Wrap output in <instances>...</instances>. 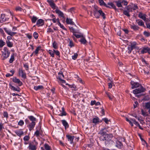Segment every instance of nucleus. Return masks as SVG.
<instances>
[{
    "instance_id": "41",
    "label": "nucleus",
    "mask_w": 150,
    "mask_h": 150,
    "mask_svg": "<svg viewBox=\"0 0 150 150\" xmlns=\"http://www.w3.org/2000/svg\"><path fill=\"white\" fill-rule=\"evenodd\" d=\"M99 121V118H94L93 120V122L95 123H96Z\"/></svg>"
},
{
    "instance_id": "57",
    "label": "nucleus",
    "mask_w": 150,
    "mask_h": 150,
    "mask_svg": "<svg viewBox=\"0 0 150 150\" xmlns=\"http://www.w3.org/2000/svg\"><path fill=\"white\" fill-rule=\"evenodd\" d=\"M70 31L71 32H72L73 33H75V30L74 28L73 27H71L69 28Z\"/></svg>"
},
{
    "instance_id": "50",
    "label": "nucleus",
    "mask_w": 150,
    "mask_h": 150,
    "mask_svg": "<svg viewBox=\"0 0 150 150\" xmlns=\"http://www.w3.org/2000/svg\"><path fill=\"white\" fill-rule=\"evenodd\" d=\"M59 25L60 27L63 30H67V29L64 27L63 25L61 24L60 22H59Z\"/></svg>"
},
{
    "instance_id": "45",
    "label": "nucleus",
    "mask_w": 150,
    "mask_h": 150,
    "mask_svg": "<svg viewBox=\"0 0 150 150\" xmlns=\"http://www.w3.org/2000/svg\"><path fill=\"white\" fill-rule=\"evenodd\" d=\"M24 124V122L22 120H20L18 123V125H20L21 126H22Z\"/></svg>"
},
{
    "instance_id": "46",
    "label": "nucleus",
    "mask_w": 150,
    "mask_h": 150,
    "mask_svg": "<svg viewBox=\"0 0 150 150\" xmlns=\"http://www.w3.org/2000/svg\"><path fill=\"white\" fill-rule=\"evenodd\" d=\"M69 46L71 47H72L74 46L72 40H70L69 39Z\"/></svg>"
},
{
    "instance_id": "29",
    "label": "nucleus",
    "mask_w": 150,
    "mask_h": 150,
    "mask_svg": "<svg viewBox=\"0 0 150 150\" xmlns=\"http://www.w3.org/2000/svg\"><path fill=\"white\" fill-rule=\"evenodd\" d=\"M28 118L32 122H35L36 120V118L32 116H28Z\"/></svg>"
},
{
    "instance_id": "3",
    "label": "nucleus",
    "mask_w": 150,
    "mask_h": 150,
    "mask_svg": "<svg viewBox=\"0 0 150 150\" xmlns=\"http://www.w3.org/2000/svg\"><path fill=\"white\" fill-rule=\"evenodd\" d=\"M145 89L141 86L133 91V92L135 94H137L143 92Z\"/></svg>"
},
{
    "instance_id": "17",
    "label": "nucleus",
    "mask_w": 150,
    "mask_h": 150,
    "mask_svg": "<svg viewBox=\"0 0 150 150\" xmlns=\"http://www.w3.org/2000/svg\"><path fill=\"white\" fill-rule=\"evenodd\" d=\"M66 22L67 24H70L71 25H73L74 24V23L72 21V19H69L68 18L66 19Z\"/></svg>"
},
{
    "instance_id": "63",
    "label": "nucleus",
    "mask_w": 150,
    "mask_h": 150,
    "mask_svg": "<svg viewBox=\"0 0 150 150\" xmlns=\"http://www.w3.org/2000/svg\"><path fill=\"white\" fill-rule=\"evenodd\" d=\"M24 66L26 68V70H28L29 68L28 65L26 64H24Z\"/></svg>"
},
{
    "instance_id": "56",
    "label": "nucleus",
    "mask_w": 150,
    "mask_h": 150,
    "mask_svg": "<svg viewBox=\"0 0 150 150\" xmlns=\"http://www.w3.org/2000/svg\"><path fill=\"white\" fill-rule=\"evenodd\" d=\"M126 120L127 121L129 122V124L131 125L132 126H133L132 122L130 120H129L127 118H126Z\"/></svg>"
},
{
    "instance_id": "61",
    "label": "nucleus",
    "mask_w": 150,
    "mask_h": 150,
    "mask_svg": "<svg viewBox=\"0 0 150 150\" xmlns=\"http://www.w3.org/2000/svg\"><path fill=\"white\" fill-rule=\"evenodd\" d=\"M140 71H141L142 72H144L145 74H147L149 73V72L148 71H146L144 69H142V70H140Z\"/></svg>"
},
{
    "instance_id": "47",
    "label": "nucleus",
    "mask_w": 150,
    "mask_h": 150,
    "mask_svg": "<svg viewBox=\"0 0 150 150\" xmlns=\"http://www.w3.org/2000/svg\"><path fill=\"white\" fill-rule=\"evenodd\" d=\"M49 53L51 55L52 57H54V53L52 50H49Z\"/></svg>"
},
{
    "instance_id": "18",
    "label": "nucleus",
    "mask_w": 150,
    "mask_h": 150,
    "mask_svg": "<svg viewBox=\"0 0 150 150\" xmlns=\"http://www.w3.org/2000/svg\"><path fill=\"white\" fill-rule=\"evenodd\" d=\"M149 50V47H143L141 51L142 54H144L148 52V50Z\"/></svg>"
},
{
    "instance_id": "1",
    "label": "nucleus",
    "mask_w": 150,
    "mask_h": 150,
    "mask_svg": "<svg viewBox=\"0 0 150 150\" xmlns=\"http://www.w3.org/2000/svg\"><path fill=\"white\" fill-rule=\"evenodd\" d=\"M106 129L105 128L100 130L98 133V134L101 135L100 137V140L101 141H104L105 145L112 146L115 143L112 140L113 137V135L112 134H106Z\"/></svg>"
},
{
    "instance_id": "64",
    "label": "nucleus",
    "mask_w": 150,
    "mask_h": 150,
    "mask_svg": "<svg viewBox=\"0 0 150 150\" xmlns=\"http://www.w3.org/2000/svg\"><path fill=\"white\" fill-rule=\"evenodd\" d=\"M103 120H104L105 121V122L106 123H108V120L107 118H105L103 119Z\"/></svg>"
},
{
    "instance_id": "44",
    "label": "nucleus",
    "mask_w": 150,
    "mask_h": 150,
    "mask_svg": "<svg viewBox=\"0 0 150 150\" xmlns=\"http://www.w3.org/2000/svg\"><path fill=\"white\" fill-rule=\"evenodd\" d=\"M14 60V56L13 55L11 56V58L10 59L9 62L10 63H12Z\"/></svg>"
},
{
    "instance_id": "23",
    "label": "nucleus",
    "mask_w": 150,
    "mask_h": 150,
    "mask_svg": "<svg viewBox=\"0 0 150 150\" xmlns=\"http://www.w3.org/2000/svg\"><path fill=\"white\" fill-rule=\"evenodd\" d=\"M80 42L82 44H85L87 42V41L85 38L83 37V36L80 40Z\"/></svg>"
},
{
    "instance_id": "5",
    "label": "nucleus",
    "mask_w": 150,
    "mask_h": 150,
    "mask_svg": "<svg viewBox=\"0 0 150 150\" xmlns=\"http://www.w3.org/2000/svg\"><path fill=\"white\" fill-rule=\"evenodd\" d=\"M131 84L132 85V89L135 88L137 87H139L141 86L137 82H134L133 81H131Z\"/></svg>"
},
{
    "instance_id": "26",
    "label": "nucleus",
    "mask_w": 150,
    "mask_h": 150,
    "mask_svg": "<svg viewBox=\"0 0 150 150\" xmlns=\"http://www.w3.org/2000/svg\"><path fill=\"white\" fill-rule=\"evenodd\" d=\"M99 2L100 5H104L106 7H108V6L104 2L103 0H99Z\"/></svg>"
},
{
    "instance_id": "27",
    "label": "nucleus",
    "mask_w": 150,
    "mask_h": 150,
    "mask_svg": "<svg viewBox=\"0 0 150 150\" xmlns=\"http://www.w3.org/2000/svg\"><path fill=\"white\" fill-rule=\"evenodd\" d=\"M10 86L11 87V89L15 91H20V88H16L14 86H12L11 84H9Z\"/></svg>"
},
{
    "instance_id": "33",
    "label": "nucleus",
    "mask_w": 150,
    "mask_h": 150,
    "mask_svg": "<svg viewBox=\"0 0 150 150\" xmlns=\"http://www.w3.org/2000/svg\"><path fill=\"white\" fill-rule=\"evenodd\" d=\"M6 43L8 47H11L13 46V44L11 42L8 41H7Z\"/></svg>"
},
{
    "instance_id": "43",
    "label": "nucleus",
    "mask_w": 150,
    "mask_h": 150,
    "mask_svg": "<svg viewBox=\"0 0 150 150\" xmlns=\"http://www.w3.org/2000/svg\"><path fill=\"white\" fill-rule=\"evenodd\" d=\"M78 54L77 53H75L74 55L72 56V59L74 60H75L77 58Z\"/></svg>"
},
{
    "instance_id": "39",
    "label": "nucleus",
    "mask_w": 150,
    "mask_h": 150,
    "mask_svg": "<svg viewBox=\"0 0 150 150\" xmlns=\"http://www.w3.org/2000/svg\"><path fill=\"white\" fill-rule=\"evenodd\" d=\"M5 44V42L1 40H0V48L2 47Z\"/></svg>"
},
{
    "instance_id": "25",
    "label": "nucleus",
    "mask_w": 150,
    "mask_h": 150,
    "mask_svg": "<svg viewBox=\"0 0 150 150\" xmlns=\"http://www.w3.org/2000/svg\"><path fill=\"white\" fill-rule=\"evenodd\" d=\"M137 24L140 26H144V23L142 20H136Z\"/></svg>"
},
{
    "instance_id": "48",
    "label": "nucleus",
    "mask_w": 150,
    "mask_h": 150,
    "mask_svg": "<svg viewBox=\"0 0 150 150\" xmlns=\"http://www.w3.org/2000/svg\"><path fill=\"white\" fill-rule=\"evenodd\" d=\"M73 35H74L76 38H81L83 36L82 35H79L78 34H75L74 33L73 34Z\"/></svg>"
},
{
    "instance_id": "38",
    "label": "nucleus",
    "mask_w": 150,
    "mask_h": 150,
    "mask_svg": "<svg viewBox=\"0 0 150 150\" xmlns=\"http://www.w3.org/2000/svg\"><path fill=\"white\" fill-rule=\"evenodd\" d=\"M40 47H37L36 49L35 50V51L34 52L35 54H37L38 53V51L39 50H40Z\"/></svg>"
},
{
    "instance_id": "21",
    "label": "nucleus",
    "mask_w": 150,
    "mask_h": 150,
    "mask_svg": "<svg viewBox=\"0 0 150 150\" xmlns=\"http://www.w3.org/2000/svg\"><path fill=\"white\" fill-rule=\"evenodd\" d=\"M62 122L63 125L65 127V128H67L69 127V125L67 122L64 120H62Z\"/></svg>"
},
{
    "instance_id": "9",
    "label": "nucleus",
    "mask_w": 150,
    "mask_h": 150,
    "mask_svg": "<svg viewBox=\"0 0 150 150\" xmlns=\"http://www.w3.org/2000/svg\"><path fill=\"white\" fill-rule=\"evenodd\" d=\"M19 75H21L22 78H25L26 77L25 73L24 70H23L22 68L19 69Z\"/></svg>"
},
{
    "instance_id": "52",
    "label": "nucleus",
    "mask_w": 150,
    "mask_h": 150,
    "mask_svg": "<svg viewBox=\"0 0 150 150\" xmlns=\"http://www.w3.org/2000/svg\"><path fill=\"white\" fill-rule=\"evenodd\" d=\"M128 49L129 50L128 52L129 53H130L131 52L132 50H133L132 47H130V45H129V46L128 47Z\"/></svg>"
},
{
    "instance_id": "24",
    "label": "nucleus",
    "mask_w": 150,
    "mask_h": 150,
    "mask_svg": "<svg viewBox=\"0 0 150 150\" xmlns=\"http://www.w3.org/2000/svg\"><path fill=\"white\" fill-rule=\"evenodd\" d=\"M130 27L132 29L134 30H137L139 29V27L135 25H131Z\"/></svg>"
},
{
    "instance_id": "55",
    "label": "nucleus",
    "mask_w": 150,
    "mask_h": 150,
    "mask_svg": "<svg viewBox=\"0 0 150 150\" xmlns=\"http://www.w3.org/2000/svg\"><path fill=\"white\" fill-rule=\"evenodd\" d=\"M4 30L5 32L8 34L9 35V34L11 32V31L7 30V28H4Z\"/></svg>"
},
{
    "instance_id": "16",
    "label": "nucleus",
    "mask_w": 150,
    "mask_h": 150,
    "mask_svg": "<svg viewBox=\"0 0 150 150\" xmlns=\"http://www.w3.org/2000/svg\"><path fill=\"white\" fill-rule=\"evenodd\" d=\"M6 20V18L5 14H1L0 17V23H2Z\"/></svg>"
},
{
    "instance_id": "15",
    "label": "nucleus",
    "mask_w": 150,
    "mask_h": 150,
    "mask_svg": "<svg viewBox=\"0 0 150 150\" xmlns=\"http://www.w3.org/2000/svg\"><path fill=\"white\" fill-rule=\"evenodd\" d=\"M139 17L140 18H141L144 21L146 22V15L144 14L143 15V14L141 13L140 12L139 13V15H138Z\"/></svg>"
},
{
    "instance_id": "10",
    "label": "nucleus",
    "mask_w": 150,
    "mask_h": 150,
    "mask_svg": "<svg viewBox=\"0 0 150 150\" xmlns=\"http://www.w3.org/2000/svg\"><path fill=\"white\" fill-rule=\"evenodd\" d=\"M66 136L68 139V141L70 142L71 144H72L74 137V136H71L69 135H67Z\"/></svg>"
},
{
    "instance_id": "31",
    "label": "nucleus",
    "mask_w": 150,
    "mask_h": 150,
    "mask_svg": "<svg viewBox=\"0 0 150 150\" xmlns=\"http://www.w3.org/2000/svg\"><path fill=\"white\" fill-rule=\"evenodd\" d=\"M145 107L147 109H150V102L146 103L145 104Z\"/></svg>"
},
{
    "instance_id": "40",
    "label": "nucleus",
    "mask_w": 150,
    "mask_h": 150,
    "mask_svg": "<svg viewBox=\"0 0 150 150\" xmlns=\"http://www.w3.org/2000/svg\"><path fill=\"white\" fill-rule=\"evenodd\" d=\"M116 3V5L118 7H121L122 6L121 2L120 1H115Z\"/></svg>"
},
{
    "instance_id": "35",
    "label": "nucleus",
    "mask_w": 150,
    "mask_h": 150,
    "mask_svg": "<svg viewBox=\"0 0 150 150\" xmlns=\"http://www.w3.org/2000/svg\"><path fill=\"white\" fill-rule=\"evenodd\" d=\"M53 47L55 49H57L58 47L57 46V43L55 41H54L52 44Z\"/></svg>"
},
{
    "instance_id": "53",
    "label": "nucleus",
    "mask_w": 150,
    "mask_h": 150,
    "mask_svg": "<svg viewBox=\"0 0 150 150\" xmlns=\"http://www.w3.org/2000/svg\"><path fill=\"white\" fill-rule=\"evenodd\" d=\"M40 134L39 131L37 130L35 133V135L37 137H38L39 136Z\"/></svg>"
},
{
    "instance_id": "22",
    "label": "nucleus",
    "mask_w": 150,
    "mask_h": 150,
    "mask_svg": "<svg viewBox=\"0 0 150 150\" xmlns=\"http://www.w3.org/2000/svg\"><path fill=\"white\" fill-rule=\"evenodd\" d=\"M108 4L110 6H108V7H107V8H112L114 9H115L116 8L115 6L112 3H108Z\"/></svg>"
},
{
    "instance_id": "19",
    "label": "nucleus",
    "mask_w": 150,
    "mask_h": 150,
    "mask_svg": "<svg viewBox=\"0 0 150 150\" xmlns=\"http://www.w3.org/2000/svg\"><path fill=\"white\" fill-rule=\"evenodd\" d=\"M98 12L99 13V16L100 15L103 17V19H105V13L103 12L102 10H98Z\"/></svg>"
},
{
    "instance_id": "12",
    "label": "nucleus",
    "mask_w": 150,
    "mask_h": 150,
    "mask_svg": "<svg viewBox=\"0 0 150 150\" xmlns=\"http://www.w3.org/2000/svg\"><path fill=\"white\" fill-rule=\"evenodd\" d=\"M55 11L56 13L58 14L59 16L62 17L63 18H65L63 13L61 11L57 9Z\"/></svg>"
},
{
    "instance_id": "37",
    "label": "nucleus",
    "mask_w": 150,
    "mask_h": 150,
    "mask_svg": "<svg viewBox=\"0 0 150 150\" xmlns=\"http://www.w3.org/2000/svg\"><path fill=\"white\" fill-rule=\"evenodd\" d=\"M37 19V18L36 17L33 16L31 19L32 22L33 23H35Z\"/></svg>"
},
{
    "instance_id": "62",
    "label": "nucleus",
    "mask_w": 150,
    "mask_h": 150,
    "mask_svg": "<svg viewBox=\"0 0 150 150\" xmlns=\"http://www.w3.org/2000/svg\"><path fill=\"white\" fill-rule=\"evenodd\" d=\"M47 32H49V33H50V32L52 33L53 32V30L51 28H49L48 29H47Z\"/></svg>"
},
{
    "instance_id": "51",
    "label": "nucleus",
    "mask_w": 150,
    "mask_h": 150,
    "mask_svg": "<svg viewBox=\"0 0 150 150\" xmlns=\"http://www.w3.org/2000/svg\"><path fill=\"white\" fill-rule=\"evenodd\" d=\"M33 36L35 39H37L38 36V33L36 32H34L33 34Z\"/></svg>"
},
{
    "instance_id": "42",
    "label": "nucleus",
    "mask_w": 150,
    "mask_h": 150,
    "mask_svg": "<svg viewBox=\"0 0 150 150\" xmlns=\"http://www.w3.org/2000/svg\"><path fill=\"white\" fill-rule=\"evenodd\" d=\"M144 34L145 36L147 37H148L150 35V33L146 31L144 32Z\"/></svg>"
},
{
    "instance_id": "34",
    "label": "nucleus",
    "mask_w": 150,
    "mask_h": 150,
    "mask_svg": "<svg viewBox=\"0 0 150 150\" xmlns=\"http://www.w3.org/2000/svg\"><path fill=\"white\" fill-rule=\"evenodd\" d=\"M122 144L121 142H118L117 143L116 146L117 147L120 148H121L122 147Z\"/></svg>"
},
{
    "instance_id": "58",
    "label": "nucleus",
    "mask_w": 150,
    "mask_h": 150,
    "mask_svg": "<svg viewBox=\"0 0 150 150\" xmlns=\"http://www.w3.org/2000/svg\"><path fill=\"white\" fill-rule=\"evenodd\" d=\"M106 94L108 96V97L110 100H112V98L111 97L109 93L108 92H106Z\"/></svg>"
},
{
    "instance_id": "8",
    "label": "nucleus",
    "mask_w": 150,
    "mask_h": 150,
    "mask_svg": "<svg viewBox=\"0 0 150 150\" xmlns=\"http://www.w3.org/2000/svg\"><path fill=\"white\" fill-rule=\"evenodd\" d=\"M131 11H132V9H130V8H128V6L127 8V10L124 11L123 13L125 15L127 16L128 17H129L130 16V15L129 14V12Z\"/></svg>"
},
{
    "instance_id": "60",
    "label": "nucleus",
    "mask_w": 150,
    "mask_h": 150,
    "mask_svg": "<svg viewBox=\"0 0 150 150\" xmlns=\"http://www.w3.org/2000/svg\"><path fill=\"white\" fill-rule=\"evenodd\" d=\"M16 11H21L22 10V9L20 7H17L16 8Z\"/></svg>"
},
{
    "instance_id": "32",
    "label": "nucleus",
    "mask_w": 150,
    "mask_h": 150,
    "mask_svg": "<svg viewBox=\"0 0 150 150\" xmlns=\"http://www.w3.org/2000/svg\"><path fill=\"white\" fill-rule=\"evenodd\" d=\"M10 72L12 73V74H7L6 75V77H8L10 76H12L13 75L14 73V71L13 70H11L10 71Z\"/></svg>"
},
{
    "instance_id": "2",
    "label": "nucleus",
    "mask_w": 150,
    "mask_h": 150,
    "mask_svg": "<svg viewBox=\"0 0 150 150\" xmlns=\"http://www.w3.org/2000/svg\"><path fill=\"white\" fill-rule=\"evenodd\" d=\"M10 54V52L8 50L6 47H4V51L2 53V56L3 57L2 59V60H4L7 58L9 56Z\"/></svg>"
},
{
    "instance_id": "14",
    "label": "nucleus",
    "mask_w": 150,
    "mask_h": 150,
    "mask_svg": "<svg viewBox=\"0 0 150 150\" xmlns=\"http://www.w3.org/2000/svg\"><path fill=\"white\" fill-rule=\"evenodd\" d=\"M35 125V122H32L29 125L28 127L30 131H31L34 128Z\"/></svg>"
},
{
    "instance_id": "59",
    "label": "nucleus",
    "mask_w": 150,
    "mask_h": 150,
    "mask_svg": "<svg viewBox=\"0 0 150 150\" xmlns=\"http://www.w3.org/2000/svg\"><path fill=\"white\" fill-rule=\"evenodd\" d=\"M16 34V32H11L9 34V35L11 36H13Z\"/></svg>"
},
{
    "instance_id": "4",
    "label": "nucleus",
    "mask_w": 150,
    "mask_h": 150,
    "mask_svg": "<svg viewBox=\"0 0 150 150\" xmlns=\"http://www.w3.org/2000/svg\"><path fill=\"white\" fill-rule=\"evenodd\" d=\"M37 144H35L33 142L30 143L28 148L30 150H36L37 149Z\"/></svg>"
},
{
    "instance_id": "36",
    "label": "nucleus",
    "mask_w": 150,
    "mask_h": 150,
    "mask_svg": "<svg viewBox=\"0 0 150 150\" xmlns=\"http://www.w3.org/2000/svg\"><path fill=\"white\" fill-rule=\"evenodd\" d=\"M44 146L46 150H50V149L49 146L47 144H44Z\"/></svg>"
},
{
    "instance_id": "20",
    "label": "nucleus",
    "mask_w": 150,
    "mask_h": 150,
    "mask_svg": "<svg viewBox=\"0 0 150 150\" xmlns=\"http://www.w3.org/2000/svg\"><path fill=\"white\" fill-rule=\"evenodd\" d=\"M15 133L19 136H21L23 134V132L21 130H17L15 131Z\"/></svg>"
},
{
    "instance_id": "28",
    "label": "nucleus",
    "mask_w": 150,
    "mask_h": 150,
    "mask_svg": "<svg viewBox=\"0 0 150 150\" xmlns=\"http://www.w3.org/2000/svg\"><path fill=\"white\" fill-rule=\"evenodd\" d=\"M34 89L36 90L42 89L43 87L42 86H35L34 88Z\"/></svg>"
},
{
    "instance_id": "49",
    "label": "nucleus",
    "mask_w": 150,
    "mask_h": 150,
    "mask_svg": "<svg viewBox=\"0 0 150 150\" xmlns=\"http://www.w3.org/2000/svg\"><path fill=\"white\" fill-rule=\"evenodd\" d=\"M3 116L4 117L6 118L8 117V113L6 112H4L3 113Z\"/></svg>"
},
{
    "instance_id": "13",
    "label": "nucleus",
    "mask_w": 150,
    "mask_h": 150,
    "mask_svg": "<svg viewBox=\"0 0 150 150\" xmlns=\"http://www.w3.org/2000/svg\"><path fill=\"white\" fill-rule=\"evenodd\" d=\"M44 21L42 19H39L38 20L37 22L36 25H38L39 26L40 25H44Z\"/></svg>"
},
{
    "instance_id": "7",
    "label": "nucleus",
    "mask_w": 150,
    "mask_h": 150,
    "mask_svg": "<svg viewBox=\"0 0 150 150\" xmlns=\"http://www.w3.org/2000/svg\"><path fill=\"white\" fill-rule=\"evenodd\" d=\"M47 1L49 3L50 6L53 9L56 8V6L54 2V1L52 0H47Z\"/></svg>"
},
{
    "instance_id": "11",
    "label": "nucleus",
    "mask_w": 150,
    "mask_h": 150,
    "mask_svg": "<svg viewBox=\"0 0 150 150\" xmlns=\"http://www.w3.org/2000/svg\"><path fill=\"white\" fill-rule=\"evenodd\" d=\"M94 8L95 10L93 11V14L94 16L96 18H99V15L98 12V10L96 7H95Z\"/></svg>"
},
{
    "instance_id": "6",
    "label": "nucleus",
    "mask_w": 150,
    "mask_h": 150,
    "mask_svg": "<svg viewBox=\"0 0 150 150\" xmlns=\"http://www.w3.org/2000/svg\"><path fill=\"white\" fill-rule=\"evenodd\" d=\"M12 81L18 84L19 86H21L23 84L22 82L19 79H17L16 77L13 78Z\"/></svg>"
},
{
    "instance_id": "54",
    "label": "nucleus",
    "mask_w": 150,
    "mask_h": 150,
    "mask_svg": "<svg viewBox=\"0 0 150 150\" xmlns=\"http://www.w3.org/2000/svg\"><path fill=\"white\" fill-rule=\"evenodd\" d=\"M29 139V137L28 136H25L23 138L24 141H28Z\"/></svg>"
},
{
    "instance_id": "30",
    "label": "nucleus",
    "mask_w": 150,
    "mask_h": 150,
    "mask_svg": "<svg viewBox=\"0 0 150 150\" xmlns=\"http://www.w3.org/2000/svg\"><path fill=\"white\" fill-rule=\"evenodd\" d=\"M66 113L64 111V108H62V112L61 114H59V115L63 116L64 115H66Z\"/></svg>"
}]
</instances>
